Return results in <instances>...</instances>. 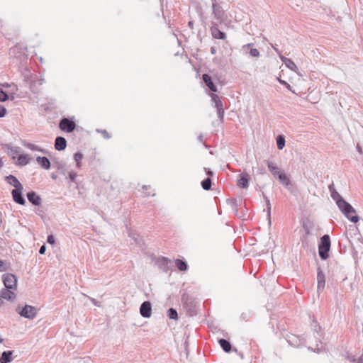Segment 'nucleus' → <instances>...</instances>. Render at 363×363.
<instances>
[{
    "instance_id": "obj_1",
    "label": "nucleus",
    "mask_w": 363,
    "mask_h": 363,
    "mask_svg": "<svg viewBox=\"0 0 363 363\" xmlns=\"http://www.w3.org/2000/svg\"><path fill=\"white\" fill-rule=\"evenodd\" d=\"M338 208L342 214L351 222L357 223L359 220L358 216L356 215L355 209L345 200H344L340 205H337Z\"/></svg>"
},
{
    "instance_id": "obj_2",
    "label": "nucleus",
    "mask_w": 363,
    "mask_h": 363,
    "mask_svg": "<svg viewBox=\"0 0 363 363\" xmlns=\"http://www.w3.org/2000/svg\"><path fill=\"white\" fill-rule=\"evenodd\" d=\"M330 245L331 242L328 235H324L320 238V243L318 245V253L321 259L325 260L328 258Z\"/></svg>"
},
{
    "instance_id": "obj_3",
    "label": "nucleus",
    "mask_w": 363,
    "mask_h": 363,
    "mask_svg": "<svg viewBox=\"0 0 363 363\" xmlns=\"http://www.w3.org/2000/svg\"><path fill=\"white\" fill-rule=\"evenodd\" d=\"M17 311L21 316L28 319H33L37 314V309L30 305H26L22 308L18 307Z\"/></svg>"
},
{
    "instance_id": "obj_4",
    "label": "nucleus",
    "mask_w": 363,
    "mask_h": 363,
    "mask_svg": "<svg viewBox=\"0 0 363 363\" xmlns=\"http://www.w3.org/2000/svg\"><path fill=\"white\" fill-rule=\"evenodd\" d=\"M2 281L5 286V288L17 289V278L11 273H6L3 274Z\"/></svg>"
},
{
    "instance_id": "obj_5",
    "label": "nucleus",
    "mask_w": 363,
    "mask_h": 363,
    "mask_svg": "<svg viewBox=\"0 0 363 363\" xmlns=\"http://www.w3.org/2000/svg\"><path fill=\"white\" fill-rule=\"evenodd\" d=\"M212 6L213 13L215 18L220 23L223 22L226 18V15L225 13V11L223 10L222 7L216 2H213Z\"/></svg>"
},
{
    "instance_id": "obj_6",
    "label": "nucleus",
    "mask_w": 363,
    "mask_h": 363,
    "mask_svg": "<svg viewBox=\"0 0 363 363\" xmlns=\"http://www.w3.org/2000/svg\"><path fill=\"white\" fill-rule=\"evenodd\" d=\"M211 97L212 102L214 104V106L217 109L218 118L222 120L224 116L223 103L217 94H211Z\"/></svg>"
},
{
    "instance_id": "obj_7",
    "label": "nucleus",
    "mask_w": 363,
    "mask_h": 363,
    "mask_svg": "<svg viewBox=\"0 0 363 363\" xmlns=\"http://www.w3.org/2000/svg\"><path fill=\"white\" fill-rule=\"evenodd\" d=\"M76 127V124L73 121L64 118L60 122V128L62 130L67 133H72Z\"/></svg>"
},
{
    "instance_id": "obj_8",
    "label": "nucleus",
    "mask_w": 363,
    "mask_h": 363,
    "mask_svg": "<svg viewBox=\"0 0 363 363\" xmlns=\"http://www.w3.org/2000/svg\"><path fill=\"white\" fill-rule=\"evenodd\" d=\"M16 291L11 289H3L0 291V296L1 298L13 301L16 298Z\"/></svg>"
},
{
    "instance_id": "obj_9",
    "label": "nucleus",
    "mask_w": 363,
    "mask_h": 363,
    "mask_svg": "<svg viewBox=\"0 0 363 363\" xmlns=\"http://www.w3.org/2000/svg\"><path fill=\"white\" fill-rule=\"evenodd\" d=\"M140 315L143 318H150L152 315V305L148 301H144L140 308Z\"/></svg>"
},
{
    "instance_id": "obj_10",
    "label": "nucleus",
    "mask_w": 363,
    "mask_h": 363,
    "mask_svg": "<svg viewBox=\"0 0 363 363\" xmlns=\"http://www.w3.org/2000/svg\"><path fill=\"white\" fill-rule=\"evenodd\" d=\"M317 281H318V286H317L318 291V292L323 291L325 288V278L324 273L322 272V270L320 268H318Z\"/></svg>"
},
{
    "instance_id": "obj_11",
    "label": "nucleus",
    "mask_w": 363,
    "mask_h": 363,
    "mask_svg": "<svg viewBox=\"0 0 363 363\" xmlns=\"http://www.w3.org/2000/svg\"><path fill=\"white\" fill-rule=\"evenodd\" d=\"M5 180L11 186L15 187L14 189L23 190V186L18 179L13 175H9L5 177Z\"/></svg>"
},
{
    "instance_id": "obj_12",
    "label": "nucleus",
    "mask_w": 363,
    "mask_h": 363,
    "mask_svg": "<svg viewBox=\"0 0 363 363\" xmlns=\"http://www.w3.org/2000/svg\"><path fill=\"white\" fill-rule=\"evenodd\" d=\"M250 175L243 172L239 175V179L237 182V185L242 189H246L248 186Z\"/></svg>"
},
{
    "instance_id": "obj_13",
    "label": "nucleus",
    "mask_w": 363,
    "mask_h": 363,
    "mask_svg": "<svg viewBox=\"0 0 363 363\" xmlns=\"http://www.w3.org/2000/svg\"><path fill=\"white\" fill-rule=\"evenodd\" d=\"M13 201L20 204L25 205L26 201L22 195V190L13 189L11 191Z\"/></svg>"
},
{
    "instance_id": "obj_14",
    "label": "nucleus",
    "mask_w": 363,
    "mask_h": 363,
    "mask_svg": "<svg viewBox=\"0 0 363 363\" xmlns=\"http://www.w3.org/2000/svg\"><path fill=\"white\" fill-rule=\"evenodd\" d=\"M211 32L213 38L216 39L224 40L226 38L225 33L221 31L215 24H213L211 27Z\"/></svg>"
},
{
    "instance_id": "obj_15",
    "label": "nucleus",
    "mask_w": 363,
    "mask_h": 363,
    "mask_svg": "<svg viewBox=\"0 0 363 363\" xmlns=\"http://www.w3.org/2000/svg\"><path fill=\"white\" fill-rule=\"evenodd\" d=\"M329 191L332 199L335 201L337 206L340 205L345 199L340 195V194L335 190L333 184L329 186Z\"/></svg>"
},
{
    "instance_id": "obj_16",
    "label": "nucleus",
    "mask_w": 363,
    "mask_h": 363,
    "mask_svg": "<svg viewBox=\"0 0 363 363\" xmlns=\"http://www.w3.org/2000/svg\"><path fill=\"white\" fill-rule=\"evenodd\" d=\"M27 198L29 202L34 206H40L41 204V198L35 191L28 192Z\"/></svg>"
},
{
    "instance_id": "obj_17",
    "label": "nucleus",
    "mask_w": 363,
    "mask_h": 363,
    "mask_svg": "<svg viewBox=\"0 0 363 363\" xmlns=\"http://www.w3.org/2000/svg\"><path fill=\"white\" fill-rule=\"evenodd\" d=\"M202 79L206 86H208L211 91L216 92L218 91L216 86L213 84L211 80V77L208 74H203L202 75Z\"/></svg>"
},
{
    "instance_id": "obj_18",
    "label": "nucleus",
    "mask_w": 363,
    "mask_h": 363,
    "mask_svg": "<svg viewBox=\"0 0 363 363\" xmlns=\"http://www.w3.org/2000/svg\"><path fill=\"white\" fill-rule=\"evenodd\" d=\"M67 146V141L65 138L58 136L55 139V148L58 150H64Z\"/></svg>"
},
{
    "instance_id": "obj_19",
    "label": "nucleus",
    "mask_w": 363,
    "mask_h": 363,
    "mask_svg": "<svg viewBox=\"0 0 363 363\" xmlns=\"http://www.w3.org/2000/svg\"><path fill=\"white\" fill-rule=\"evenodd\" d=\"M281 60L286 65V67L291 71L295 72L298 71L296 65L291 59H289L284 56H281Z\"/></svg>"
},
{
    "instance_id": "obj_20",
    "label": "nucleus",
    "mask_w": 363,
    "mask_h": 363,
    "mask_svg": "<svg viewBox=\"0 0 363 363\" xmlns=\"http://www.w3.org/2000/svg\"><path fill=\"white\" fill-rule=\"evenodd\" d=\"M36 161L43 169H49L50 167V160L46 157H37Z\"/></svg>"
},
{
    "instance_id": "obj_21",
    "label": "nucleus",
    "mask_w": 363,
    "mask_h": 363,
    "mask_svg": "<svg viewBox=\"0 0 363 363\" xmlns=\"http://www.w3.org/2000/svg\"><path fill=\"white\" fill-rule=\"evenodd\" d=\"M267 167L274 177H279V174L282 173L280 169L273 162H267Z\"/></svg>"
},
{
    "instance_id": "obj_22",
    "label": "nucleus",
    "mask_w": 363,
    "mask_h": 363,
    "mask_svg": "<svg viewBox=\"0 0 363 363\" xmlns=\"http://www.w3.org/2000/svg\"><path fill=\"white\" fill-rule=\"evenodd\" d=\"M13 351H4L0 357V363H9L12 361Z\"/></svg>"
},
{
    "instance_id": "obj_23",
    "label": "nucleus",
    "mask_w": 363,
    "mask_h": 363,
    "mask_svg": "<svg viewBox=\"0 0 363 363\" xmlns=\"http://www.w3.org/2000/svg\"><path fill=\"white\" fill-rule=\"evenodd\" d=\"M218 342L220 344V346L222 347V349L225 352H230L231 349H232V346H231V344L230 342L225 340V339H220L218 340Z\"/></svg>"
},
{
    "instance_id": "obj_24",
    "label": "nucleus",
    "mask_w": 363,
    "mask_h": 363,
    "mask_svg": "<svg viewBox=\"0 0 363 363\" xmlns=\"http://www.w3.org/2000/svg\"><path fill=\"white\" fill-rule=\"evenodd\" d=\"M278 179H279V182L281 184H283L285 186H289L291 184L289 178L284 172H282L281 174H279Z\"/></svg>"
},
{
    "instance_id": "obj_25",
    "label": "nucleus",
    "mask_w": 363,
    "mask_h": 363,
    "mask_svg": "<svg viewBox=\"0 0 363 363\" xmlns=\"http://www.w3.org/2000/svg\"><path fill=\"white\" fill-rule=\"evenodd\" d=\"M30 158L28 155H21L18 157V164L25 166L29 162Z\"/></svg>"
},
{
    "instance_id": "obj_26",
    "label": "nucleus",
    "mask_w": 363,
    "mask_h": 363,
    "mask_svg": "<svg viewBox=\"0 0 363 363\" xmlns=\"http://www.w3.org/2000/svg\"><path fill=\"white\" fill-rule=\"evenodd\" d=\"M175 265L180 271H186L187 269V264L180 259H175Z\"/></svg>"
},
{
    "instance_id": "obj_27",
    "label": "nucleus",
    "mask_w": 363,
    "mask_h": 363,
    "mask_svg": "<svg viewBox=\"0 0 363 363\" xmlns=\"http://www.w3.org/2000/svg\"><path fill=\"white\" fill-rule=\"evenodd\" d=\"M277 145L279 150H282L285 146V138L283 135H278L277 138Z\"/></svg>"
},
{
    "instance_id": "obj_28",
    "label": "nucleus",
    "mask_w": 363,
    "mask_h": 363,
    "mask_svg": "<svg viewBox=\"0 0 363 363\" xmlns=\"http://www.w3.org/2000/svg\"><path fill=\"white\" fill-rule=\"evenodd\" d=\"M23 145L28 148L29 150H32V151H40V152H43V150L38 145H35L33 143H26V142H24L23 143Z\"/></svg>"
},
{
    "instance_id": "obj_29",
    "label": "nucleus",
    "mask_w": 363,
    "mask_h": 363,
    "mask_svg": "<svg viewBox=\"0 0 363 363\" xmlns=\"http://www.w3.org/2000/svg\"><path fill=\"white\" fill-rule=\"evenodd\" d=\"M44 79H33L31 81V83L30 84V89L33 92H35L36 90L35 89V84L42 85L43 83Z\"/></svg>"
},
{
    "instance_id": "obj_30",
    "label": "nucleus",
    "mask_w": 363,
    "mask_h": 363,
    "mask_svg": "<svg viewBox=\"0 0 363 363\" xmlns=\"http://www.w3.org/2000/svg\"><path fill=\"white\" fill-rule=\"evenodd\" d=\"M167 316L169 319L177 320L178 318L177 311L174 308H170L167 311Z\"/></svg>"
},
{
    "instance_id": "obj_31",
    "label": "nucleus",
    "mask_w": 363,
    "mask_h": 363,
    "mask_svg": "<svg viewBox=\"0 0 363 363\" xmlns=\"http://www.w3.org/2000/svg\"><path fill=\"white\" fill-rule=\"evenodd\" d=\"M201 186L204 190H209L211 187V179L208 177L201 182Z\"/></svg>"
},
{
    "instance_id": "obj_32",
    "label": "nucleus",
    "mask_w": 363,
    "mask_h": 363,
    "mask_svg": "<svg viewBox=\"0 0 363 363\" xmlns=\"http://www.w3.org/2000/svg\"><path fill=\"white\" fill-rule=\"evenodd\" d=\"M83 158V155L81 152H77L74 155V159L77 163V166L80 167V162Z\"/></svg>"
},
{
    "instance_id": "obj_33",
    "label": "nucleus",
    "mask_w": 363,
    "mask_h": 363,
    "mask_svg": "<svg viewBox=\"0 0 363 363\" xmlns=\"http://www.w3.org/2000/svg\"><path fill=\"white\" fill-rule=\"evenodd\" d=\"M159 262L161 266L166 267H167L168 264L171 262V260L167 257H163L161 259H160Z\"/></svg>"
},
{
    "instance_id": "obj_34",
    "label": "nucleus",
    "mask_w": 363,
    "mask_h": 363,
    "mask_svg": "<svg viewBox=\"0 0 363 363\" xmlns=\"http://www.w3.org/2000/svg\"><path fill=\"white\" fill-rule=\"evenodd\" d=\"M9 99L8 94L0 88V101H6Z\"/></svg>"
},
{
    "instance_id": "obj_35",
    "label": "nucleus",
    "mask_w": 363,
    "mask_h": 363,
    "mask_svg": "<svg viewBox=\"0 0 363 363\" xmlns=\"http://www.w3.org/2000/svg\"><path fill=\"white\" fill-rule=\"evenodd\" d=\"M264 198L267 208V215L269 217H270L272 205H271L269 200L268 199V198L267 196H264Z\"/></svg>"
},
{
    "instance_id": "obj_36",
    "label": "nucleus",
    "mask_w": 363,
    "mask_h": 363,
    "mask_svg": "<svg viewBox=\"0 0 363 363\" xmlns=\"http://www.w3.org/2000/svg\"><path fill=\"white\" fill-rule=\"evenodd\" d=\"M250 55L252 57H259L260 56V53H259V50L256 48H251L250 50Z\"/></svg>"
},
{
    "instance_id": "obj_37",
    "label": "nucleus",
    "mask_w": 363,
    "mask_h": 363,
    "mask_svg": "<svg viewBox=\"0 0 363 363\" xmlns=\"http://www.w3.org/2000/svg\"><path fill=\"white\" fill-rule=\"evenodd\" d=\"M24 79L26 81L30 82V84L31 83V81L33 80V79H32V75L29 71H26L24 73Z\"/></svg>"
},
{
    "instance_id": "obj_38",
    "label": "nucleus",
    "mask_w": 363,
    "mask_h": 363,
    "mask_svg": "<svg viewBox=\"0 0 363 363\" xmlns=\"http://www.w3.org/2000/svg\"><path fill=\"white\" fill-rule=\"evenodd\" d=\"M350 362L353 363H363V359L362 357H359V359H354L353 357H348Z\"/></svg>"
},
{
    "instance_id": "obj_39",
    "label": "nucleus",
    "mask_w": 363,
    "mask_h": 363,
    "mask_svg": "<svg viewBox=\"0 0 363 363\" xmlns=\"http://www.w3.org/2000/svg\"><path fill=\"white\" fill-rule=\"evenodd\" d=\"M8 269V267L6 265L5 262L2 260H0V272H4Z\"/></svg>"
},
{
    "instance_id": "obj_40",
    "label": "nucleus",
    "mask_w": 363,
    "mask_h": 363,
    "mask_svg": "<svg viewBox=\"0 0 363 363\" xmlns=\"http://www.w3.org/2000/svg\"><path fill=\"white\" fill-rule=\"evenodd\" d=\"M47 242L49 244L53 245L55 244V238L52 235H50L48 236Z\"/></svg>"
},
{
    "instance_id": "obj_41",
    "label": "nucleus",
    "mask_w": 363,
    "mask_h": 363,
    "mask_svg": "<svg viewBox=\"0 0 363 363\" xmlns=\"http://www.w3.org/2000/svg\"><path fill=\"white\" fill-rule=\"evenodd\" d=\"M6 113V109L0 105V118L4 117Z\"/></svg>"
},
{
    "instance_id": "obj_42",
    "label": "nucleus",
    "mask_w": 363,
    "mask_h": 363,
    "mask_svg": "<svg viewBox=\"0 0 363 363\" xmlns=\"http://www.w3.org/2000/svg\"><path fill=\"white\" fill-rule=\"evenodd\" d=\"M69 177L71 182H74L77 177V174L75 172H70L69 174Z\"/></svg>"
},
{
    "instance_id": "obj_43",
    "label": "nucleus",
    "mask_w": 363,
    "mask_h": 363,
    "mask_svg": "<svg viewBox=\"0 0 363 363\" xmlns=\"http://www.w3.org/2000/svg\"><path fill=\"white\" fill-rule=\"evenodd\" d=\"M279 82L280 84L285 85L288 89L291 90V86L286 82L280 79H279Z\"/></svg>"
},
{
    "instance_id": "obj_44",
    "label": "nucleus",
    "mask_w": 363,
    "mask_h": 363,
    "mask_svg": "<svg viewBox=\"0 0 363 363\" xmlns=\"http://www.w3.org/2000/svg\"><path fill=\"white\" fill-rule=\"evenodd\" d=\"M45 250H46V246H45V245H43L40 247V249H39V253H40V255H43V254H45Z\"/></svg>"
},
{
    "instance_id": "obj_45",
    "label": "nucleus",
    "mask_w": 363,
    "mask_h": 363,
    "mask_svg": "<svg viewBox=\"0 0 363 363\" xmlns=\"http://www.w3.org/2000/svg\"><path fill=\"white\" fill-rule=\"evenodd\" d=\"M272 47L273 48L274 51L277 53V55H279V58L281 59V56H283L281 55V52L275 46H274L273 45H272Z\"/></svg>"
},
{
    "instance_id": "obj_46",
    "label": "nucleus",
    "mask_w": 363,
    "mask_h": 363,
    "mask_svg": "<svg viewBox=\"0 0 363 363\" xmlns=\"http://www.w3.org/2000/svg\"><path fill=\"white\" fill-rule=\"evenodd\" d=\"M101 133L103 134L105 138L108 139L110 138L108 133L106 130H101Z\"/></svg>"
},
{
    "instance_id": "obj_47",
    "label": "nucleus",
    "mask_w": 363,
    "mask_h": 363,
    "mask_svg": "<svg viewBox=\"0 0 363 363\" xmlns=\"http://www.w3.org/2000/svg\"><path fill=\"white\" fill-rule=\"evenodd\" d=\"M356 147H357V150L358 151V152L360 155H362V147L359 144H357Z\"/></svg>"
},
{
    "instance_id": "obj_48",
    "label": "nucleus",
    "mask_w": 363,
    "mask_h": 363,
    "mask_svg": "<svg viewBox=\"0 0 363 363\" xmlns=\"http://www.w3.org/2000/svg\"><path fill=\"white\" fill-rule=\"evenodd\" d=\"M90 300L91 301V302L95 305V306H99V304H98V302L94 299V298H89Z\"/></svg>"
},
{
    "instance_id": "obj_49",
    "label": "nucleus",
    "mask_w": 363,
    "mask_h": 363,
    "mask_svg": "<svg viewBox=\"0 0 363 363\" xmlns=\"http://www.w3.org/2000/svg\"><path fill=\"white\" fill-rule=\"evenodd\" d=\"M253 45L252 43H248V44H246L245 45L242 46V48H250Z\"/></svg>"
},
{
    "instance_id": "obj_50",
    "label": "nucleus",
    "mask_w": 363,
    "mask_h": 363,
    "mask_svg": "<svg viewBox=\"0 0 363 363\" xmlns=\"http://www.w3.org/2000/svg\"><path fill=\"white\" fill-rule=\"evenodd\" d=\"M1 86H4V87H9L11 85L9 84V83H4V84H0Z\"/></svg>"
},
{
    "instance_id": "obj_51",
    "label": "nucleus",
    "mask_w": 363,
    "mask_h": 363,
    "mask_svg": "<svg viewBox=\"0 0 363 363\" xmlns=\"http://www.w3.org/2000/svg\"><path fill=\"white\" fill-rule=\"evenodd\" d=\"M216 48H215L214 47H212V48H211V54L214 55V54H216Z\"/></svg>"
},
{
    "instance_id": "obj_52",
    "label": "nucleus",
    "mask_w": 363,
    "mask_h": 363,
    "mask_svg": "<svg viewBox=\"0 0 363 363\" xmlns=\"http://www.w3.org/2000/svg\"><path fill=\"white\" fill-rule=\"evenodd\" d=\"M207 174H208V176H212V175H213V172H212V171H211V170H208V171L207 172Z\"/></svg>"
},
{
    "instance_id": "obj_53",
    "label": "nucleus",
    "mask_w": 363,
    "mask_h": 363,
    "mask_svg": "<svg viewBox=\"0 0 363 363\" xmlns=\"http://www.w3.org/2000/svg\"><path fill=\"white\" fill-rule=\"evenodd\" d=\"M189 26L190 28H193V23L191 21L189 22Z\"/></svg>"
},
{
    "instance_id": "obj_54",
    "label": "nucleus",
    "mask_w": 363,
    "mask_h": 363,
    "mask_svg": "<svg viewBox=\"0 0 363 363\" xmlns=\"http://www.w3.org/2000/svg\"><path fill=\"white\" fill-rule=\"evenodd\" d=\"M304 228L306 230V233H309V230L308 228H306L305 227H304Z\"/></svg>"
},
{
    "instance_id": "obj_55",
    "label": "nucleus",
    "mask_w": 363,
    "mask_h": 363,
    "mask_svg": "<svg viewBox=\"0 0 363 363\" xmlns=\"http://www.w3.org/2000/svg\"><path fill=\"white\" fill-rule=\"evenodd\" d=\"M2 165H3V163H2L1 160H0V167H1Z\"/></svg>"
},
{
    "instance_id": "obj_56",
    "label": "nucleus",
    "mask_w": 363,
    "mask_h": 363,
    "mask_svg": "<svg viewBox=\"0 0 363 363\" xmlns=\"http://www.w3.org/2000/svg\"><path fill=\"white\" fill-rule=\"evenodd\" d=\"M52 178L55 179H56V177L52 174Z\"/></svg>"
},
{
    "instance_id": "obj_57",
    "label": "nucleus",
    "mask_w": 363,
    "mask_h": 363,
    "mask_svg": "<svg viewBox=\"0 0 363 363\" xmlns=\"http://www.w3.org/2000/svg\"><path fill=\"white\" fill-rule=\"evenodd\" d=\"M3 340L0 337V343L2 342Z\"/></svg>"
}]
</instances>
